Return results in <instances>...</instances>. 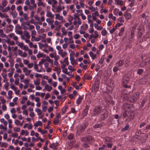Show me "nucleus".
I'll list each match as a JSON object with an SVG mask.
<instances>
[{
    "instance_id": "obj_1",
    "label": "nucleus",
    "mask_w": 150,
    "mask_h": 150,
    "mask_svg": "<svg viewBox=\"0 0 150 150\" xmlns=\"http://www.w3.org/2000/svg\"><path fill=\"white\" fill-rule=\"evenodd\" d=\"M123 108L125 110V112L123 114V117L126 118L125 121L126 122H129L132 120L134 117L132 105L127 103L124 104Z\"/></svg>"
},
{
    "instance_id": "obj_2",
    "label": "nucleus",
    "mask_w": 150,
    "mask_h": 150,
    "mask_svg": "<svg viewBox=\"0 0 150 150\" xmlns=\"http://www.w3.org/2000/svg\"><path fill=\"white\" fill-rule=\"evenodd\" d=\"M93 139L91 137H88L87 138H83L81 139L82 146L85 148L89 146V144L93 142Z\"/></svg>"
},
{
    "instance_id": "obj_3",
    "label": "nucleus",
    "mask_w": 150,
    "mask_h": 150,
    "mask_svg": "<svg viewBox=\"0 0 150 150\" xmlns=\"http://www.w3.org/2000/svg\"><path fill=\"white\" fill-rule=\"evenodd\" d=\"M139 93H136L134 94L130 98V101L133 102L137 100L139 97Z\"/></svg>"
},
{
    "instance_id": "obj_4",
    "label": "nucleus",
    "mask_w": 150,
    "mask_h": 150,
    "mask_svg": "<svg viewBox=\"0 0 150 150\" xmlns=\"http://www.w3.org/2000/svg\"><path fill=\"white\" fill-rule=\"evenodd\" d=\"M22 32L21 34H20L21 35V39H22V37L23 36L24 38L27 39H30V35L29 33L26 30H25L23 32V34H22ZM19 34V33H18Z\"/></svg>"
},
{
    "instance_id": "obj_5",
    "label": "nucleus",
    "mask_w": 150,
    "mask_h": 150,
    "mask_svg": "<svg viewBox=\"0 0 150 150\" xmlns=\"http://www.w3.org/2000/svg\"><path fill=\"white\" fill-rule=\"evenodd\" d=\"M30 4L31 5H29V8L30 10H32L36 8L37 7V4L35 3V0H30Z\"/></svg>"
},
{
    "instance_id": "obj_6",
    "label": "nucleus",
    "mask_w": 150,
    "mask_h": 150,
    "mask_svg": "<svg viewBox=\"0 0 150 150\" xmlns=\"http://www.w3.org/2000/svg\"><path fill=\"white\" fill-rule=\"evenodd\" d=\"M101 108L99 106L96 107L93 110V115L94 116L97 115L100 112Z\"/></svg>"
},
{
    "instance_id": "obj_7",
    "label": "nucleus",
    "mask_w": 150,
    "mask_h": 150,
    "mask_svg": "<svg viewBox=\"0 0 150 150\" xmlns=\"http://www.w3.org/2000/svg\"><path fill=\"white\" fill-rule=\"evenodd\" d=\"M22 70L26 76H28L32 71V70L28 69L26 67H23L22 69Z\"/></svg>"
},
{
    "instance_id": "obj_8",
    "label": "nucleus",
    "mask_w": 150,
    "mask_h": 150,
    "mask_svg": "<svg viewBox=\"0 0 150 150\" xmlns=\"http://www.w3.org/2000/svg\"><path fill=\"white\" fill-rule=\"evenodd\" d=\"M19 56L23 57H27V53L25 52H23V51L20 49H18L17 50Z\"/></svg>"
},
{
    "instance_id": "obj_9",
    "label": "nucleus",
    "mask_w": 150,
    "mask_h": 150,
    "mask_svg": "<svg viewBox=\"0 0 150 150\" xmlns=\"http://www.w3.org/2000/svg\"><path fill=\"white\" fill-rule=\"evenodd\" d=\"M129 77L126 76H125L123 78L122 83L124 87L125 88L127 87L126 84L129 81Z\"/></svg>"
},
{
    "instance_id": "obj_10",
    "label": "nucleus",
    "mask_w": 150,
    "mask_h": 150,
    "mask_svg": "<svg viewBox=\"0 0 150 150\" xmlns=\"http://www.w3.org/2000/svg\"><path fill=\"white\" fill-rule=\"evenodd\" d=\"M79 4L80 5L76 4V9H80L81 8H84L85 7V4L81 1L79 2Z\"/></svg>"
},
{
    "instance_id": "obj_11",
    "label": "nucleus",
    "mask_w": 150,
    "mask_h": 150,
    "mask_svg": "<svg viewBox=\"0 0 150 150\" xmlns=\"http://www.w3.org/2000/svg\"><path fill=\"white\" fill-rule=\"evenodd\" d=\"M33 128L32 124L31 123H25L23 126V128H27L28 129H31Z\"/></svg>"
},
{
    "instance_id": "obj_12",
    "label": "nucleus",
    "mask_w": 150,
    "mask_h": 150,
    "mask_svg": "<svg viewBox=\"0 0 150 150\" xmlns=\"http://www.w3.org/2000/svg\"><path fill=\"white\" fill-rule=\"evenodd\" d=\"M124 63L125 62L123 60H120L116 63V65L118 67H120L123 66Z\"/></svg>"
},
{
    "instance_id": "obj_13",
    "label": "nucleus",
    "mask_w": 150,
    "mask_h": 150,
    "mask_svg": "<svg viewBox=\"0 0 150 150\" xmlns=\"http://www.w3.org/2000/svg\"><path fill=\"white\" fill-rule=\"evenodd\" d=\"M76 128L78 132H82L85 129V128L83 127L81 125H79L77 126Z\"/></svg>"
},
{
    "instance_id": "obj_14",
    "label": "nucleus",
    "mask_w": 150,
    "mask_h": 150,
    "mask_svg": "<svg viewBox=\"0 0 150 150\" xmlns=\"http://www.w3.org/2000/svg\"><path fill=\"white\" fill-rule=\"evenodd\" d=\"M110 139L111 138H107L106 139V143L105 144L107 145L108 147L109 148H111L112 146V143H108L107 142H110Z\"/></svg>"
},
{
    "instance_id": "obj_15",
    "label": "nucleus",
    "mask_w": 150,
    "mask_h": 150,
    "mask_svg": "<svg viewBox=\"0 0 150 150\" xmlns=\"http://www.w3.org/2000/svg\"><path fill=\"white\" fill-rule=\"evenodd\" d=\"M90 56L91 57L92 59H94L96 57L97 55L94 54L92 51H90L89 53Z\"/></svg>"
},
{
    "instance_id": "obj_16",
    "label": "nucleus",
    "mask_w": 150,
    "mask_h": 150,
    "mask_svg": "<svg viewBox=\"0 0 150 150\" xmlns=\"http://www.w3.org/2000/svg\"><path fill=\"white\" fill-rule=\"evenodd\" d=\"M79 66L83 69L85 70L87 68V66L84 64L83 63L81 62L79 64Z\"/></svg>"
},
{
    "instance_id": "obj_17",
    "label": "nucleus",
    "mask_w": 150,
    "mask_h": 150,
    "mask_svg": "<svg viewBox=\"0 0 150 150\" xmlns=\"http://www.w3.org/2000/svg\"><path fill=\"white\" fill-rule=\"evenodd\" d=\"M10 87L12 89L16 91L15 93L16 94L17 92H16V91L18 90V87H16L12 83H11L10 84Z\"/></svg>"
},
{
    "instance_id": "obj_18",
    "label": "nucleus",
    "mask_w": 150,
    "mask_h": 150,
    "mask_svg": "<svg viewBox=\"0 0 150 150\" xmlns=\"http://www.w3.org/2000/svg\"><path fill=\"white\" fill-rule=\"evenodd\" d=\"M98 34L97 31H94V33L91 34L90 36L91 38H96L98 37Z\"/></svg>"
},
{
    "instance_id": "obj_19",
    "label": "nucleus",
    "mask_w": 150,
    "mask_h": 150,
    "mask_svg": "<svg viewBox=\"0 0 150 150\" xmlns=\"http://www.w3.org/2000/svg\"><path fill=\"white\" fill-rule=\"evenodd\" d=\"M55 16V19L56 20H61L63 19V17L62 16H60L59 14H56Z\"/></svg>"
},
{
    "instance_id": "obj_20",
    "label": "nucleus",
    "mask_w": 150,
    "mask_h": 150,
    "mask_svg": "<svg viewBox=\"0 0 150 150\" xmlns=\"http://www.w3.org/2000/svg\"><path fill=\"white\" fill-rule=\"evenodd\" d=\"M52 89V87L48 84H46L45 86V89L48 91H50Z\"/></svg>"
},
{
    "instance_id": "obj_21",
    "label": "nucleus",
    "mask_w": 150,
    "mask_h": 150,
    "mask_svg": "<svg viewBox=\"0 0 150 150\" xmlns=\"http://www.w3.org/2000/svg\"><path fill=\"white\" fill-rule=\"evenodd\" d=\"M42 124L41 122L40 121H38L35 122L34 124V126L35 127H37L38 126H42Z\"/></svg>"
},
{
    "instance_id": "obj_22",
    "label": "nucleus",
    "mask_w": 150,
    "mask_h": 150,
    "mask_svg": "<svg viewBox=\"0 0 150 150\" xmlns=\"http://www.w3.org/2000/svg\"><path fill=\"white\" fill-rule=\"evenodd\" d=\"M37 4L38 6H42L43 7H45L46 6V3L43 2L42 1H38Z\"/></svg>"
},
{
    "instance_id": "obj_23",
    "label": "nucleus",
    "mask_w": 150,
    "mask_h": 150,
    "mask_svg": "<svg viewBox=\"0 0 150 150\" xmlns=\"http://www.w3.org/2000/svg\"><path fill=\"white\" fill-rule=\"evenodd\" d=\"M40 83V79L39 78H37L34 81V84L35 85H39Z\"/></svg>"
},
{
    "instance_id": "obj_24",
    "label": "nucleus",
    "mask_w": 150,
    "mask_h": 150,
    "mask_svg": "<svg viewBox=\"0 0 150 150\" xmlns=\"http://www.w3.org/2000/svg\"><path fill=\"white\" fill-rule=\"evenodd\" d=\"M10 14L14 18H16L18 15V13L16 11L11 12L10 13Z\"/></svg>"
},
{
    "instance_id": "obj_25",
    "label": "nucleus",
    "mask_w": 150,
    "mask_h": 150,
    "mask_svg": "<svg viewBox=\"0 0 150 150\" xmlns=\"http://www.w3.org/2000/svg\"><path fill=\"white\" fill-rule=\"evenodd\" d=\"M40 39L39 38H35V36H32L31 38V40L32 41L38 42L39 41Z\"/></svg>"
},
{
    "instance_id": "obj_26",
    "label": "nucleus",
    "mask_w": 150,
    "mask_h": 150,
    "mask_svg": "<svg viewBox=\"0 0 150 150\" xmlns=\"http://www.w3.org/2000/svg\"><path fill=\"white\" fill-rule=\"evenodd\" d=\"M83 99V98L82 97L79 96V97L77 99V100H76V103L78 105L80 104L81 103Z\"/></svg>"
},
{
    "instance_id": "obj_27",
    "label": "nucleus",
    "mask_w": 150,
    "mask_h": 150,
    "mask_svg": "<svg viewBox=\"0 0 150 150\" xmlns=\"http://www.w3.org/2000/svg\"><path fill=\"white\" fill-rule=\"evenodd\" d=\"M61 31L63 35H67V30H66L65 28L64 27H62L61 28Z\"/></svg>"
},
{
    "instance_id": "obj_28",
    "label": "nucleus",
    "mask_w": 150,
    "mask_h": 150,
    "mask_svg": "<svg viewBox=\"0 0 150 150\" xmlns=\"http://www.w3.org/2000/svg\"><path fill=\"white\" fill-rule=\"evenodd\" d=\"M48 3L49 4H51L53 3L54 5H55L57 4V1L56 0H49Z\"/></svg>"
},
{
    "instance_id": "obj_29",
    "label": "nucleus",
    "mask_w": 150,
    "mask_h": 150,
    "mask_svg": "<svg viewBox=\"0 0 150 150\" xmlns=\"http://www.w3.org/2000/svg\"><path fill=\"white\" fill-rule=\"evenodd\" d=\"M68 107L67 106H65L63 108L62 110V114H64L65 113L68 109Z\"/></svg>"
},
{
    "instance_id": "obj_30",
    "label": "nucleus",
    "mask_w": 150,
    "mask_h": 150,
    "mask_svg": "<svg viewBox=\"0 0 150 150\" xmlns=\"http://www.w3.org/2000/svg\"><path fill=\"white\" fill-rule=\"evenodd\" d=\"M46 16L47 17H50L51 18H53L54 16V15L52 14V13L51 12H50L49 11H48L47 12Z\"/></svg>"
},
{
    "instance_id": "obj_31",
    "label": "nucleus",
    "mask_w": 150,
    "mask_h": 150,
    "mask_svg": "<svg viewBox=\"0 0 150 150\" xmlns=\"http://www.w3.org/2000/svg\"><path fill=\"white\" fill-rule=\"evenodd\" d=\"M124 16L125 18L129 19L131 18L132 15L130 13H127Z\"/></svg>"
},
{
    "instance_id": "obj_32",
    "label": "nucleus",
    "mask_w": 150,
    "mask_h": 150,
    "mask_svg": "<svg viewBox=\"0 0 150 150\" xmlns=\"http://www.w3.org/2000/svg\"><path fill=\"white\" fill-rule=\"evenodd\" d=\"M59 5V6H58L56 8V11H54V10H53V9H52V10L54 12H59L60 11L62 10V7L61 6H60Z\"/></svg>"
},
{
    "instance_id": "obj_33",
    "label": "nucleus",
    "mask_w": 150,
    "mask_h": 150,
    "mask_svg": "<svg viewBox=\"0 0 150 150\" xmlns=\"http://www.w3.org/2000/svg\"><path fill=\"white\" fill-rule=\"evenodd\" d=\"M102 111L104 112V113L103 114V119H105L108 116V112L107 111L105 110H103Z\"/></svg>"
},
{
    "instance_id": "obj_34",
    "label": "nucleus",
    "mask_w": 150,
    "mask_h": 150,
    "mask_svg": "<svg viewBox=\"0 0 150 150\" xmlns=\"http://www.w3.org/2000/svg\"><path fill=\"white\" fill-rule=\"evenodd\" d=\"M91 15H88L87 16L88 23H90L93 22V21L91 19Z\"/></svg>"
},
{
    "instance_id": "obj_35",
    "label": "nucleus",
    "mask_w": 150,
    "mask_h": 150,
    "mask_svg": "<svg viewBox=\"0 0 150 150\" xmlns=\"http://www.w3.org/2000/svg\"><path fill=\"white\" fill-rule=\"evenodd\" d=\"M8 2L7 0H3L2 1V5L3 7H5L7 5Z\"/></svg>"
},
{
    "instance_id": "obj_36",
    "label": "nucleus",
    "mask_w": 150,
    "mask_h": 150,
    "mask_svg": "<svg viewBox=\"0 0 150 150\" xmlns=\"http://www.w3.org/2000/svg\"><path fill=\"white\" fill-rule=\"evenodd\" d=\"M45 20V18L44 16H42L40 18V21L39 22V24L40 25L42 24V22Z\"/></svg>"
},
{
    "instance_id": "obj_37",
    "label": "nucleus",
    "mask_w": 150,
    "mask_h": 150,
    "mask_svg": "<svg viewBox=\"0 0 150 150\" xmlns=\"http://www.w3.org/2000/svg\"><path fill=\"white\" fill-rule=\"evenodd\" d=\"M124 30H125L124 27H123L122 28L120 29V30L119 34H118L119 36H122L124 33Z\"/></svg>"
},
{
    "instance_id": "obj_38",
    "label": "nucleus",
    "mask_w": 150,
    "mask_h": 150,
    "mask_svg": "<svg viewBox=\"0 0 150 150\" xmlns=\"http://www.w3.org/2000/svg\"><path fill=\"white\" fill-rule=\"evenodd\" d=\"M39 65L38 64H35L34 65V69L37 72H39V69H38V67Z\"/></svg>"
},
{
    "instance_id": "obj_39",
    "label": "nucleus",
    "mask_w": 150,
    "mask_h": 150,
    "mask_svg": "<svg viewBox=\"0 0 150 150\" xmlns=\"http://www.w3.org/2000/svg\"><path fill=\"white\" fill-rule=\"evenodd\" d=\"M119 10L117 8H115L113 11V13L115 16L117 15L119 12Z\"/></svg>"
},
{
    "instance_id": "obj_40",
    "label": "nucleus",
    "mask_w": 150,
    "mask_h": 150,
    "mask_svg": "<svg viewBox=\"0 0 150 150\" xmlns=\"http://www.w3.org/2000/svg\"><path fill=\"white\" fill-rule=\"evenodd\" d=\"M14 123L17 126H20L21 122L19 120L16 119L15 120Z\"/></svg>"
},
{
    "instance_id": "obj_41",
    "label": "nucleus",
    "mask_w": 150,
    "mask_h": 150,
    "mask_svg": "<svg viewBox=\"0 0 150 150\" xmlns=\"http://www.w3.org/2000/svg\"><path fill=\"white\" fill-rule=\"evenodd\" d=\"M107 32L105 28L101 32V34L103 36H105L107 34Z\"/></svg>"
},
{
    "instance_id": "obj_42",
    "label": "nucleus",
    "mask_w": 150,
    "mask_h": 150,
    "mask_svg": "<svg viewBox=\"0 0 150 150\" xmlns=\"http://www.w3.org/2000/svg\"><path fill=\"white\" fill-rule=\"evenodd\" d=\"M146 65H147V63L146 60L143 61L140 64V66L141 67H143Z\"/></svg>"
},
{
    "instance_id": "obj_43",
    "label": "nucleus",
    "mask_w": 150,
    "mask_h": 150,
    "mask_svg": "<svg viewBox=\"0 0 150 150\" xmlns=\"http://www.w3.org/2000/svg\"><path fill=\"white\" fill-rule=\"evenodd\" d=\"M24 23H22L21 24V26L22 27L23 29L25 30H26L28 29H29V28L27 26L25 25Z\"/></svg>"
},
{
    "instance_id": "obj_44",
    "label": "nucleus",
    "mask_w": 150,
    "mask_h": 150,
    "mask_svg": "<svg viewBox=\"0 0 150 150\" xmlns=\"http://www.w3.org/2000/svg\"><path fill=\"white\" fill-rule=\"evenodd\" d=\"M33 65L34 64L33 63H28V64L27 65V68L31 69L33 67Z\"/></svg>"
},
{
    "instance_id": "obj_45",
    "label": "nucleus",
    "mask_w": 150,
    "mask_h": 150,
    "mask_svg": "<svg viewBox=\"0 0 150 150\" xmlns=\"http://www.w3.org/2000/svg\"><path fill=\"white\" fill-rule=\"evenodd\" d=\"M45 60L44 59H42L39 62L38 65L39 66H41L45 62Z\"/></svg>"
},
{
    "instance_id": "obj_46",
    "label": "nucleus",
    "mask_w": 150,
    "mask_h": 150,
    "mask_svg": "<svg viewBox=\"0 0 150 150\" xmlns=\"http://www.w3.org/2000/svg\"><path fill=\"white\" fill-rule=\"evenodd\" d=\"M9 86V83H6L4 84V87L5 89V90L7 91L9 89L8 86Z\"/></svg>"
},
{
    "instance_id": "obj_47",
    "label": "nucleus",
    "mask_w": 150,
    "mask_h": 150,
    "mask_svg": "<svg viewBox=\"0 0 150 150\" xmlns=\"http://www.w3.org/2000/svg\"><path fill=\"white\" fill-rule=\"evenodd\" d=\"M68 59V57H67L65 58L63 61V62L64 64H66L67 65H68L69 64Z\"/></svg>"
},
{
    "instance_id": "obj_48",
    "label": "nucleus",
    "mask_w": 150,
    "mask_h": 150,
    "mask_svg": "<svg viewBox=\"0 0 150 150\" xmlns=\"http://www.w3.org/2000/svg\"><path fill=\"white\" fill-rule=\"evenodd\" d=\"M51 39L50 38H46L44 41L45 42H47L48 43H50L51 44L52 43L51 42Z\"/></svg>"
},
{
    "instance_id": "obj_49",
    "label": "nucleus",
    "mask_w": 150,
    "mask_h": 150,
    "mask_svg": "<svg viewBox=\"0 0 150 150\" xmlns=\"http://www.w3.org/2000/svg\"><path fill=\"white\" fill-rule=\"evenodd\" d=\"M129 127V124H127L124 127L122 128V131H124L126 130H127L128 129Z\"/></svg>"
},
{
    "instance_id": "obj_50",
    "label": "nucleus",
    "mask_w": 150,
    "mask_h": 150,
    "mask_svg": "<svg viewBox=\"0 0 150 150\" xmlns=\"http://www.w3.org/2000/svg\"><path fill=\"white\" fill-rule=\"evenodd\" d=\"M29 39H30L25 38H24L23 36L22 37V40H25V42L26 43H29L30 42V40H29Z\"/></svg>"
},
{
    "instance_id": "obj_51",
    "label": "nucleus",
    "mask_w": 150,
    "mask_h": 150,
    "mask_svg": "<svg viewBox=\"0 0 150 150\" xmlns=\"http://www.w3.org/2000/svg\"><path fill=\"white\" fill-rule=\"evenodd\" d=\"M19 83V79L18 78H16L14 81L15 84L16 85H18Z\"/></svg>"
},
{
    "instance_id": "obj_52",
    "label": "nucleus",
    "mask_w": 150,
    "mask_h": 150,
    "mask_svg": "<svg viewBox=\"0 0 150 150\" xmlns=\"http://www.w3.org/2000/svg\"><path fill=\"white\" fill-rule=\"evenodd\" d=\"M53 71H57V73L58 71L59 72L61 71V69L60 68L57 67H55L54 69H53Z\"/></svg>"
},
{
    "instance_id": "obj_53",
    "label": "nucleus",
    "mask_w": 150,
    "mask_h": 150,
    "mask_svg": "<svg viewBox=\"0 0 150 150\" xmlns=\"http://www.w3.org/2000/svg\"><path fill=\"white\" fill-rule=\"evenodd\" d=\"M7 43L9 45H13L15 44V42L13 41H10L9 40H7Z\"/></svg>"
},
{
    "instance_id": "obj_54",
    "label": "nucleus",
    "mask_w": 150,
    "mask_h": 150,
    "mask_svg": "<svg viewBox=\"0 0 150 150\" xmlns=\"http://www.w3.org/2000/svg\"><path fill=\"white\" fill-rule=\"evenodd\" d=\"M118 21L121 23H122L124 21V18L123 17H120L118 19Z\"/></svg>"
},
{
    "instance_id": "obj_55",
    "label": "nucleus",
    "mask_w": 150,
    "mask_h": 150,
    "mask_svg": "<svg viewBox=\"0 0 150 150\" xmlns=\"http://www.w3.org/2000/svg\"><path fill=\"white\" fill-rule=\"evenodd\" d=\"M59 122V120L58 119L55 118L54 121L53 123L54 125H56Z\"/></svg>"
},
{
    "instance_id": "obj_56",
    "label": "nucleus",
    "mask_w": 150,
    "mask_h": 150,
    "mask_svg": "<svg viewBox=\"0 0 150 150\" xmlns=\"http://www.w3.org/2000/svg\"><path fill=\"white\" fill-rule=\"evenodd\" d=\"M62 71L64 73L68 74V73L67 72V68L62 69Z\"/></svg>"
},
{
    "instance_id": "obj_57",
    "label": "nucleus",
    "mask_w": 150,
    "mask_h": 150,
    "mask_svg": "<svg viewBox=\"0 0 150 150\" xmlns=\"http://www.w3.org/2000/svg\"><path fill=\"white\" fill-rule=\"evenodd\" d=\"M71 63L73 65H75L77 64V62L76 61V60L74 59L72 61H71Z\"/></svg>"
},
{
    "instance_id": "obj_58",
    "label": "nucleus",
    "mask_w": 150,
    "mask_h": 150,
    "mask_svg": "<svg viewBox=\"0 0 150 150\" xmlns=\"http://www.w3.org/2000/svg\"><path fill=\"white\" fill-rule=\"evenodd\" d=\"M102 125L100 124H97L93 126V127L95 128H99Z\"/></svg>"
},
{
    "instance_id": "obj_59",
    "label": "nucleus",
    "mask_w": 150,
    "mask_h": 150,
    "mask_svg": "<svg viewBox=\"0 0 150 150\" xmlns=\"http://www.w3.org/2000/svg\"><path fill=\"white\" fill-rule=\"evenodd\" d=\"M36 35V32L35 30H32L31 32V37L32 36H35Z\"/></svg>"
},
{
    "instance_id": "obj_60",
    "label": "nucleus",
    "mask_w": 150,
    "mask_h": 150,
    "mask_svg": "<svg viewBox=\"0 0 150 150\" xmlns=\"http://www.w3.org/2000/svg\"><path fill=\"white\" fill-rule=\"evenodd\" d=\"M74 137L73 135L72 134H70L68 137V138L69 139H72Z\"/></svg>"
},
{
    "instance_id": "obj_61",
    "label": "nucleus",
    "mask_w": 150,
    "mask_h": 150,
    "mask_svg": "<svg viewBox=\"0 0 150 150\" xmlns=\"http://www.w3.org/2000/svg\"><path fill=\"white\" fill-rule=\"evenodd\" d=\"M23 3V1L22 0H17L15 3V4L18 5L19 4H21Z\"/></svg>"
},
{
    "instance_id": "obj_62",
    "label": "nucleus",
    "mask_w": 150,
    "mask_h": 150,
    "mask_svg": "<svg viewBox=\"0 0 150 150\" xmlns=\"http://www.w3.org/2000/svg\"><path fill=\"white\" fill-rule=\"evenodd\" d=\"M71 22L70 21L68 23H66L64 24V26L66 27H68L69 25H71Z\"/></svg>"
},
{
    "instance_id": "obj_63",
    "label": "nucleus",
    "mask_w": 150,
    "mask_h": 150,
    "mask_svg": "<svg viewBox=\"0 0 150 150\" xmlns=\"http://www.w3.org/2000/svg\"><path fill=\"white\" fill-rule=\"evenodd\" d=\"M89 9L91 10L92 12H95L96 11V9L94 7L92 6H90L89 8Z\"/></svg>"
},
{
    "instance_id": "obj_64",
    "label": "nucleus",
    "mask_w": 150,
    "mask_h": 150,
    "mask_svg": "<svg viewBox=\"0 0 150 150\" xmlns=\"http://www.w3.org/2000/svg\"><path fill=\"white\" fill-rule=\"evenodd\" d=\"M16 9L18 11H21L22 10V7L21 6L19 5L17 7Z\"/></svg>"
}]
</instances>
